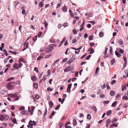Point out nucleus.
<instances>
[{
    "mask_svg": "<svg viewBox=\"0 0 128 128\" xmlns=\"http://www.w3.org/2000/svg\"><path fill=\"white\" fill-rule=\"evenodd\" d=\"M0 116V120L1 121H2L4 120H7L9 118L8 116L7 115H2Z\"/></svg>",
    "mask_w": 128,
    "mask_h": 128,
    "instance_id": "f257e3e1",
    "label": "nucleus"
},
{
    "mask_svg": "<svg viewBox=\"0 0 128 128\" xmlns=\"http://www.w3.org/2000/svg\"><path fill=\"white\" fill-rule=\"evenodd\" d=\"M54 48L53 46H49L45 50V52L47 53H49L52 51Z\"/></svg>",
    "mask_w": 128,
    "mask_h": 128,
    "instance_id": "f03ea898",
    "label": "nucleus"
},
{
    "mask_svg": "<svg viewBox=\"0 0 128 128\" xmlns=\"http://www.w3.org/2000/svg\"><path fill=\"white\" fill-rule=\"evenodd\" d=\"M34 108H35L34 107L32 106L31 107V110H30V107H28V111L30 112L31 115H32L33 114V112L34 111Z\"/></svg>",
    "mask_w": 128,
    "mask_h": 128,
    "instance_id": "7ed1b4c3",
    "label": "nucleus"
},
{
    "mask_svg": "<svg viewBox=\"0 0 128 128\" xmlns=\"http://www.w3.org/2000/svg\"><path fill=\"white\" fill-rule=\"evenodd\" d=\"M7 88L8 89L10 90L14 88V86L12 85L8 84V83L7 86Z\"/></svg>",
    "mask_w": 128,
    "mask_h": 128,
    "instance_id": "20e7f679",
    "label": "nucleus"
},
{
    "mask_svg": "<svg viewBox=\"0 0 128 128\" xmlns=\"http://www.w3.org/2000/svg\"><path fill=\"white\" fill-rule=\"evenodd\" d=\"M17 96V94L16 93H15L14 94H10L8 95V96L13 98L16 97Z\"/></svg>",
    "mask_w": 128,
    "mask_h": 128,
    "instance_id": "39448f33",
    "label": "nucleus"
},
{
    "mask_svg": "<svg viewBox=\"0 0 128 128\" xmlns=\"http://www.w3.org/2000/svg\"><path fill=\"white\" fill-rule=\"evenodd\" d=\"M72 69V67H68L67 68H66L64 70V72L66 71H69Z\"/></svg>",
    "mask_w": 128,
    "mask_h": 128,
    "instance_id": "423d86ee",
    "label": "nucleus"
},
{
    "mask_svg": "<svg viewBox=\"0 0 128 128\" xmlns=\"http://www.w3.org/2000/svg\"><path fill=\"white\" fill-rule=\"evenodd\" d=\"M72 84H69L68 85V87L67 88V91L68 92H69L70 91V90Z\"/></svg>",
    "mask_w": 128,
    "mask_h": 128,
    "instance_id": "0eeeda50",
    "label": "nucleus"
},
{
    "mask_svg": "<svg viewBox=\"0 0 128 128\" xmlns=\"http://www.w3.org/2000/svg\"><path fill=\"white\" fill-rule=\"evenodd\" d=\"M88 50L90 51V54H93L94 52V50L93 48L92 47H90L89 49Z\"/></svg>",
    "mask_w": 128,
    "mask_h": 128,
    "instance_id": "6e6552de",
    "label": "nucleus"
},
{
    "mask_svg": "<svg viewBox=\"0 0 128 128\" xmlns=\"http://www.w3.org/2000/svg\"><path fill=\"white\" fill-rule=\"evenodd\" d=\"M115 94V92L113 90H111L110 92V94L112 96H114Z\"/></svg>",
    "mask_w": 128,
    "mask_h": 128,
    "instance_id": "1a4fd4ad",
    "label": "nucleus"
},
{
    "mask_svg": "<svg viewBox=\"0 0 128 128\" xmlns=\"http://www.w3.org/2000/svg\"><path fill=\"white\" fill-rule=\"evenodd\" d=\"M13 67L14 68H18L20 67L18 65L17 63H15L13 66Z\"/></svg>",
    "mask_w": 128,
    "mask_h": 128,
    "instance_id": "9d476101",
    "label": "nucleus"
},
{
    "mask_svg": "<svg viewBox=\"0 0 128 128\" xmlns=\"http://www.w3.org/2000/svg\"><path fill=\"white\" fill-rule=\"evenodd\" d=\"M63 11L64 12H66L67 11V7L66 6H64L62 8Z\"/></svg>",
    "mask_w": 128,
    "mask_h": 128,
    "instance_id": "9b49d317",
    "label": "nucleus"
},
{
    "mask_svg": "<svg viewBox=\"0 0 128 128\" xmlns=\"http://www.w3.org/2000/svg\"><path fill=\"white\" fill-rule=\"evenodd\" d=\"M69 12L70 13V15L72 17H73L74 16V14H73L72 11L70 9L69 10Z\"/></svg>",
    "mask_w": 128,
    "mask_h": 128,
    "instance_id": "f8f14e48",
    "label": "nucleus"
},
{
    "mask_svg": "<svg viewBox=\"0 0 128 128\" xmlns=\"http://www.w3.org/2000/svg\"><path fill=\"white\" fill-rule=\"evenodd\" d=\"M111 122L110 119H108L106 121V124H107L108 125H110L111 123Z\"/></svg>",
    "mask_w": 128,
    "mask_h": 128,
    "instance_id": "ddd939ff",
    "label": "nucleus"
},
{
    "mask_svg": "<svg viewBox=\"0 0 128 128\" xmlns=\"http://www.w3.org/2000/svg\"><path fill=\"white\" fill-rule=\"evenodd\" d=\"M33 86L35 88H37L38 86L37 83H35L34 84Z\"/></svg>",
    "mask_w": 128,
    "mask_h": 128,
    "instance_id": "4468645a",
    "label": "nucleus"
},
{
    "mask_svg": "<svg viewBox=\"0 0 128 128\" xmlns=\"http://www.w3.org/2000/svg\"><path fill=\"white\" fill-rule=\"evenodd\" d=\"M113 126H114L115 127H116L118 126V125L115 124H113L109 126V128H112Z\"/></svg>",
    "mask_w": 128,
    "mask_h": 128,
    "instance_id": "2eb2a0df",
    "label": "nucleus"
},
{
    "mask_svg": "<svg viewBox=\"0 0 128 128\" xmlns=\"http://www.w3.org/2000/svg\"><path fill=\"white\" fill-rule=\"evenodd\" d=\"M49 105L50 107L52 108L53 106V104L52 101H50L49 102Z\"/></svg>",
    "mask_w": 128,
    "mask_h": 128,
    "instance_id": "dca6fc26",
    "label": "nucleus"
},
{
    "mask_svg": "<svg viewBox=\"0 0 128 128\" xmlns=\"http://www.w3.org/2000/svg\"><path fill=\"white\" fill-rule=\"evenodd\" d=\"M14 77H11V78L8 79L7 80V82H10V81H11L12 80H14Z\"/></svg>",
    "mask_w": 128,
    "mask_h": 128,
    "instance_id": "f3484780",
    "label": "nucleus"
},
{
    "mask_svg": "<svg viewBox=\"0 0 128 128\" xmlns=\"http://www.w3.org/2000/svg\"><path fill=\"white\" fill-rule=\"evenodd\" d=\"M115 53L116 55L118 57H120V54L118 52H117L116 51H115Z\"/></svg>",
    "mask_w": 128,
    "mask_h": 128,
    "instance_id": "a211bd4d",
    "label": "nucleus"
},
{
    "mask_svg": "<svg viewBox=\"0 0 128 128\" xmlns=\"http://www.w3.org/2000/svg\"><path fill=\"white\" fill-rule=\"evenodd\" d=\"M76 121L75 119H74L72 122V124L74 126H76Z\"/></svg>",
    "mask_w": 128,
    "mask_h": 128,
    "instance_id": "6ab92c4d",
    "label": "nucleus"
},
{
    "mask_svg": "<svg viewBox=\"0 0 128 128\" xmlns=\"http://www.w3.org/2000/svg\"><path fill=\"white\" fill-rule=\"evenodd\" d=\"M32 80L34 81H35L36 80V77L35 76H33L31 78Z\"/></svg>",
    "mask_w": 128,
    "mask_h": 128,
    "instance_id": "aec40b11",
    "label": "nucleus"
},
{
    "mask_svg": "<svg viewBox=\"0 0 128 128\" xmlns=\"http://www.w3.org/2000/svg\"><path fill=\"white\" fill-rule=\"evenodd\" d=\"M115 62V61L114 59V58H113L112 60H111L110 61V64L111 65H113L114 64V63Z\"/></svg>",
    "mask_w": 128,
    "mask_h": 128,
    "instance_id": "412c9836",
    "label": "nucleus"
},
{
    "mask_svg": "<svg viewBox=\"0 0 128 128\" xmlns=\"http://www.w3.org/2000/svg\"><path fill=\"white\" fill-rule=\"evenodd\" d=\"M87 118L88 120L90 119L91 118V115L89 114H88L87 115Z\"/></svg>",
    "mask_w": 128,
    "mask_h": 128,
    "instance_id": "4be33fe9",
    "label": "nucleus"
},
{
    "mask_svg": "<svg viewBox=\"0 0 128 128\" xmlns=\"http://www.w3.org/2000/svg\"><path fill=\"white\" fill-rule=\"evenodd\" d=\"M118 43L120 44V45H122L123 44V42L121 40H118Z\"/></svg>",
    "mask_w": 128,
    "mask_h": 128,
    "instance_id": "5701e85b",
    "label": "nucleus"
},
{
    "mask_svg": "<svg viewBox=\"0 0 128 128\" xmlns=\"http://www.w3.org/2000/svg\"><path fill=\"white\" fill-rule=\"evenodd\" d=\"M111 110H109L106 113V114L108 116L110 115L111 113Z\"/></svg>",
    "mask_w": 128,
    "mask_h": 128,
    "instance_id": "b1692460",
    "label": "nucleus"
},
{
    "mask_svg": "<svg viewBox=\"0 0 128 128\" xmlns=\"http://www.w3.org/2000/svg\"><path fill=\"white\" fill-rule=\"evenodd\" d=\"M117 119L116 118H113L112 120L111 121V122L112 123L115 122H116L117 121Z\"/></svg>",
    "mask_w": 128,
    "mask_h": 128,
    "instance_id": "393cba45",
    "label": "nucleus"
},
{
    "mask_svg": "<svg viewBox=\"0 0 128 128\" xmlns=\"http://www.w3.org/2000/svg\"><path fill=\"white\" fill-rule=\"evenodd\" d=\"M117 102L115 101L112 104V106L113 107H115L116 106L117 104Z\"/></svg>",
    "mask_w": 128,
    "mask_h": 128,
    "instance_id": "a878e982",
    "label": "nucleus"
},
{
    "mask_svg": "<svg viewBox=\"0 0 128 128\" xmlns=\"http://www.w3.org/2000/svg\"><path fill=\"white\" fill-rule=\"evenodd\" d=\"M92 109L93 110V111H95V112L96 111V108L95 106H93L92 108Z\"/></svg>",
    "mask_w": 128,
    "mask_h": 128,
    "instance_id": "bb28decb",
    "label": "nucleus"
},
{
    "mask_svg": "<svg viewBox=\"0 0 128 128\" xmlns=\"http://www.w3.org/2000/svg\"><path fill=\"white\" fill-rule=\"evenodd\" d=\"M42 32H40L38 33V38L40 37L41 36V35L42 34Z\"/></svg>",
    "mask_w": 128,
    "mask_h": 128,
    "instance_id": "cd10ccee",
    "label": "nucleus"
},
{
    "mask_svg": "<svg viewBox=\"0 0 128 128\" xmlns=\"http://www.w3.org/2000/svg\"><path fill=\"white\" fill-rule=\"evenodd\" d=\"M88 38L90 40H92L93 38V36L92 35L88 37Z\"/></svg>",
    "mask_w": 128,
    "mask_h": 128,
    "instance_id": "c85d7f7f",
    "label": "nucleus"
},
{
    "mask_svg": "<svg viewBox=\"0 0 128 128\" xmlns=\"http://www.w3.org/2000/svg\"><path fill=\"white\" fill-rule=\"evenodd\" d=\"M43 58V56H40L38 57V58H37V60H39L42 59Z\"/></svg>",
    "mask_w": 128,
    "mask_h": 128,
    "instance_id": "c756f323",
    "label": "nucleus"
},
{
    "mask_svg": "<svg viewBox=\"0 0 128 128\" xmlns=\"http://www.w3.org/2000/svg\"><path fill=\"white\" fill-rule=\"evenodd\" d=\"M24 107L22 106H21L19 108V110H24Z\"/></svg>",
    "mask_w": 128,
    "mask_h": 128,
    "instance_id": "7c9ffc66",
    "label": "nucleus"
},
{
    "mask_svg": "<svg viewBox=\"0 0 128 128\" xmlns=\"http://www.w3.org/2000/svg\"><path fill=\"white\" fill-rule=\"evenodd\" d=\"M25 62V61L23 58H20L19 60V62Z\"/></svg>",
    "mask_w": 128,
    "mask_h": 128,
    "instance_id": "2f4dec72",
    "label": "nucleus"
},
{
    "mask_svg": "<svg viewBox=\"0 0 128 128\" xmlns=\"http://www.w3.org/2000/svg\"><path fill=\"white\" fill-rule=\"evenodd\" d=\"M50 70H49L47 71V76H49L50 74Z\"/></svg>",
    "mask_w": 128,
    "mask_h": 128,
    "instance_id": "473e14b6",
    "label": "nucleus"
},
{
    "mask_svg": "<svg viewBox=\"0 0 128 128\" xmlns=\"http://www.w3.org/2000/svg\"><path fill=\"white\" fill-rule=\"evenodd\" d=\"M28 125H30L31 126H32L33 125V124L32 123V121L31 120H30L29 123H28Z\"/></svg>",
    "mask_w": 128,
    "mask_h": 128,
    "instance_id": "72a5a7b5",
    "label": "nucleus"
},
{
    "mask_svg": "<svg viewBox=\"0 0 128 128\" xmlns=\"http://www.w3.org/2000/svg\"><path fill=\"white\" fill-rule=\"evenodd\" d=\"M43 3L42 2H40L39 4V5L41 7H42L43 6Z\"/></svg>",
    "mask_w": 128,
    "mask_h": 128,
    "instance_id": "f704fd0d",
    "label": "nucleus"
},
{
    "mask_svg": "<svg viewBox=\"0 0 128 128\" xmlns=\"http://www.w3.org/2000/svg\"><path fill=\"white\" fill-rule=\"evenodd\" d=\"M58 126L60 127V128H61V127L63 126V124L62 122H61L58 124Z\"/></svg>",
    "mask_w": 128,
    "mask_h": 128,
    "instance_id": "c9c22d12",
    "label": "nucleus"
},
{
    "mask_svg": "<svg viewBox=\"0 0 128 128\" xmlns=\"http://www.w3.org/2000/svg\"><path fill=\"white\" fill-rule=\"evenodd\" d=\"M123 100L125 99V100H128V98L127 96H125L123 97Z\"/></svg>",
    "mask_w": 128,
    "mask_h": 128,
    "instance_id": "e433bc0d",
    "label": "nucleus"
},
{
    "mask_svg": "<svg viewBox=\"0 0 128 128\" xmlns=\"http://www.w3.org/2000/svg\"><path fill=\"white\" fill-rule=\"evenodd\" d=\"M122 90L123 91L124 90L126 89V87L125 86H122Z\"/></svg>",
    "mask_w": 128,
    "mask_h": 128,
    "instance_id": "4c0bfd02",
    "label": "nucleus"
},
{
    "mask_svg": "<svg viewBox=\"0 0 128 128\" xmlns=\"http://www.w3.org/2000/svg\"><path fill=\"white\" fill-rule=\"evenodd\" d=\"M2 125H3L5 128L7 126V124L5 123H3L2 124Z\"/></svg>",
    "mask_w": 128,
    "mask_h": 128,
    "instance_id": "58836bf2",
    "label": "nucleus"
},
{
    "mask_svg": "<svg viewBox=\"0 0 128 128\" xmlns=\"http://www.w3.org/2000/svg\"><path fill=\"white\" fill-rule=\"evenodd\" d=\"M16 119L15 118H14L12 120V122L14 123V124H17V123H16Z\"/></svg>",
    "mask_w": 128,
    "mask_h": 128,
    "instance_id": "ea45409f",
    "label": "nucleus"
},
{
    "mask_svg": "<svg viewBox=\"0 0 128 128\" xmlns=\"http://www.w3.org/2000/svg\"><path fill=\"white\" fill-rule=\"evenodd\" d=\"M112 47H110V53L112 55Z\"/></svg>",
    "mask_w": 128,
    "mask_h": 128,
    "instance_id": "a19ab883",
    "label": "nucleus"
},
{
    "mask_svg": "<svg viewBox=\"0 0 128 128\" xmlns=\"http://www.w3.org/2000/svg\"><path fill=\"white\" fill-rule=\"evenodd\" d=\"M123 58V60H124L125 62V63L126 64V58L124 56Z\"/></svg>",
    "mask_w": 128,
    "mask_h": 128,
    "instance_id": "79ce46f5",
    "label": "nucleus"
},
{
    "mask_svg": "<svg viewBox=\"0 0 128 128\" xmlns=\"http://www.w3.org/2000/svg\"><path fill=\"white\" fill-rule=\"evenodd\" d=\"M103 35V33L102 32H100L99 33V36L100 37H102Z\"/></svg>",
    "mask_w": 128,
    "mask_h": 128,
    "instance_id": "37998d69",
    "label": "nucleus"
},
{
    "mask_svg": "<svg viewBox=\"0 0 128 128\" xmlns=\"http://www.w3.org/2000/svg\"><path fill=\"white\" fill-rule=\"evenodd\" d=\"M28 43L27 42L26 44V48H24L23 50V51H24L25 50L26 48H28Z\"/></svg>",
    "mask_w": 128,
    "mask_h": 128,
    "instance_id": "c03bdc74",
    "label": "nucleus"
},
{
    "mask_svg": "<svg viewBox=\"0 0 128 128\" xmlns=\"http://www.w3.org/2000/svg\"><path fill=\"white\" fill-rule=\"evenodd\" d=\"M37 36H36L34 37L32 39H33V40L36 41V40H37Z\"/></svg>",
    "mask_w": 128,
    "mask_h": 128,
    "instance_id": "a18cd8bd",
    "label": "nucleus"
},
{
    "mask_svg": "<svg viewBox=\"0 0 128 128\" xmlns=\"http://www.w3.org/2000/svg\"><path fill=\"white\" fill-rule=\"evenodd\" d=\"M116 82V80H114L112 81L111 82V84L112 85L115 83Z\"/></svg>",
    "mask_w": 128,
    "mask_h": 128,
    "instance_id": "49530a36",
    "label": "nucleus"
},
{
    "mask_svg": "<svg viewBox=\"0 0 128 128\" xmlns=\"http://www.w3.org/2000/svg\"><path fill=\"white\" fill-rule=\"evenodd\" d=\"M22 114H26V111H24L21 112Z\"/></svg>",
    "mask_w": 128,
    "mask_h": 128,
    "instance_id": "de8ad7c7",
    "label": "nucleus"
},
{
    "mask_svg": "<svg viewBox=\"0 0 128 128\" xmlns=\"http://www.w3.org/2000/svg\"><path fill=\"white\" fill-rule=\"evenodd\" d=\"M65 40H66V38H64L63 39L62 41L60 42V43H61V44H63V43L65 41Z\"/></svg>",
    "mask_w": 128,
    "mask_h": 128,
    "instance_id": "09e8293b",
    "label": "nucleus"
},
{
    "mask_svg": "<svg viewBox=\"0 0 128 128\" xmlns=\"http://www.w3.org/2000/svg\"><path fill=\"white\" fill-rule=\"evenodd\" d=\"M73 32L74 33V34H76L77 33L76 30V29H74L72 30Z\"/></svg>",
    "mask_w": 128,
    "mask_h": 128,
    "instance_id": "8fccbe9b",
    "label": "nucleus"
},
{
    "mask_svg": "<svg viewBox=\"0 0 128 128\" xmlns=\"http://www.w3.org/2000/svg\"><path fill=\"white\" fill-rule=\"evenodd\" d=\"M91 55H90L86 57V58L87 60H88L91 56Z\"/></svg>",
    "mask_w": 128,
    "mask_h": 128,
    "instance_id": "3c124183",
    "label": "nucleus"
},
{
    "mask_svg": "<svg viewBox=\"0 0 128 128\" xmlns=\"http://www.w3.org/2000/svg\"><path fill=\"white\" fill-rule=\"evenodd\" d=\"M100 97L101 98H104L105 97V96L104 94H102L100 96Z\"/></svg>",
    "mask_w": 128,
    "mask_h": 128,
    "instance_id": "603ef678",
    "label": "nucleus"
},
{
    "mask_svg": "<svg viewBox=\"0 0 128 128\" xmlns=\"http://www.w3.org/2000/svg\"><path fill=\"white\" fill-rule=\"evenodd\" d=\"M26 11L24 9H22V13L23 14H25Z\"/></svg>",
    "mask_w": 128,
    "mask_h": 128,
    "instance_id": "864d4df0",
    "label": "nucleus"
},
{
    "mask_svg": "<svg viewBox=\"0 0 128 128\" xmlns=\"http://www.w3.org/2000/svg\"><path fill=\"white\" fill-rule=\"evenodd\" d=\"M60 60H57L56 61H55L53 64V65H56V63L58 61Z\"/></svg>",
    "mask_w": 128,
    "mask_h": 128,
    "instance_id": "5fc2aeb1",
    "label": "nucleus"
},
{
    "mask_svg": "<svg viewBox=\"0 0 128 128\" xmlns=\"http://www.w3.org/2000/svg\"><path fill=\"white\" fill-rule=\"evenodd\" d=\"M60 60H57L56 61H55L53 64V65H56V63L58 61Z\"/></svg>",
    "mask_w": 128,
    "mask_h": 128,
    "instance_id": "6e6d98bb",
    "label": "nucleus"
},
{
    "mask_svg": "<svg viewBox=\"0 0 128 128\" xmlns=\"http://www.w3.org/2000/svg\"><path fill=\"white\" fill-rule=\"evenodd\" d=\"M60 60H57L56 61H55L53 64V65H56V63L58 61Z\"/></svg>",
    "mask_w": 128,
    "mask_h": 128,
    "instance_id": "4d7b16f0",
    "label": "nucleus"
},
{
    "mask_svg": "<svg viewBox=\"0 0 128 128\" xmlns=\"http://www.w3.org/2000/svg\"><path fill=\"white\" fill-rule=\"evenodd\" d=\"M60 60H57L56 61H55L53 64V65H56V63L58 61Z\"/></svg>",
    "mask_w": 128,
    "mask_h": 128,
    "instance_id": "13d9d810",
    "label": "nucleus"
},
{
    "mask_svg": "<svg viewBox=\"0 0 128 128\" xmlns=\"http://www.w3.org/2000/svg\"><path fill=\"white\" fill-rule=\"evenodd\" d=\"M60 60H57L56 61H55L53 64V65H56V63L58 61Z\"/></svg>",
    "mask_w": 128,
    "mask_h": 128,
    "instance_id": "bf43d9fd",
    "label": "nucleus"
},
{
    "mask_svg": "<svg viewBox=\"0 0 128 128\" xmlns=\"http://www.w3.org/2000/svg\"><path fill=\"white\" fill-rule=\"evenodd\" d=\"M78 71L76 72L75 73V76H76L78 77Z\"/></svg>",
    "mask_w": 128,
    "mask_h": 128,
    "instance_id": "052dcab7",
    "label": "nucleus"
},
{
    "mask_svg": "<svg viewBox=\"0 0 128 128\" xmlns=\"http://www.w3.org/2000/svg\"><path fill=\"white\" fill-rule=\"evenodd\" d=\"M119 52H120L122 53H123L124 52V51L123 50H122L121 49H120L119 50Z\"/></svg>",
    "mask_w": 128,
    "mask_h": 128,
    "instance_id": "680f3d73",
    "label": "nucleus"
},
{
    "mask_svg": "<svg viewBox=\"0 0 128 128\" xmlns=\"http://www.w3.org/2000/svg\"><path fill=\"white\" fill-rule=\"evenodd\" d=\"M109 100H106L104 101V104H108L109 102Z\"/></svg>",
    "mask_w": 128,
    "mask_h": 128,
    "instance_id": "e2e57ef3",
    "label": "nucleus"
},
{
    "mask_svg": "<svg viewBox=\"0 0 128 128\" xmlns=\"http://www.w3.org/2000/svg\"><path fill=\"white\" fill-rule=\"evenodd\" d=\"M39 97V96L38 95V94H37L35 95V98L36 99H38Z\"/></svg>",
    "mask_w": 128,
    "mask_h": 128,
    "instance_id": "0e129e2a",
    "label": "nucleus"
},
{
    "mask_svg": "<svg viewBox=\"0 0 128 128\" xmlns=\"http://www.w3.org/2000/svg\"><path fill=\"white\" fill-rule=\"evenodd\" d=\"M76 42V39H74L72 40V43H75Z\"/></svg>",
    "mask_w": 128,
    "mask_h": 128,
    "instance_id": "69168bd1",
    "label": "nucleus"
},
{
    "mask_svg": "<svg viewBox=\"0 0 128 128\" xmlns=\"http://www.w3.org/2000/svg\"><path fill=\"white\" fill-rule=\"evenodd\" d=\"M90 46H95V44L94 43H90Z\"/></svg>",
    "mask_w": 128,
    "mask_h": 128,
    "instance_id": "338daca9",
    "label": "nucleus"
},
{
    "mask_svg": "<svg viewBox=\"0 0 128 128\" xmlns=\"http://www.w3.org/2000/svg\"><path fill=\"white\" fill-rule=\"evenodd\" d=\"M73 61V59L72 58L71 59V60L68 62V64H70Z\"/></svg>",
    "mask_w": 128,
    "mask_h": 128,
    "instance_id": "774afa93",
    "label": "nucleus"
}]
</instances>
